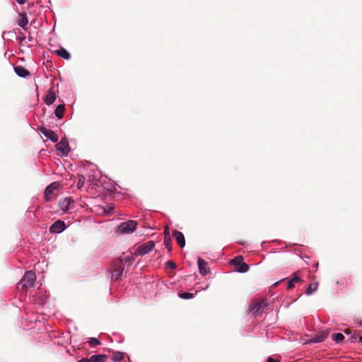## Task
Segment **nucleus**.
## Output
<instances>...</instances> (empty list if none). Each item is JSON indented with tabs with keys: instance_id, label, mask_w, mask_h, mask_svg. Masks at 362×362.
<instances>
[{
	"instance_id": "39448f33",
	"label": "nucleus",
	"mask_w": 362,
	"mask_h": 362,
	"mask_svg": "<svg viewBox=\"0 0 362 362\" xmlns=\"http://www.w3.org/2000/svg\"><path fill=\"white\" fill-rule=\"evenodd\" d=\"M155 246V243L153 240H149L142 245H139L134 251L136 256H143L153 250Z\"/></svg>"
},
{
	"instance_id": "c9c22d12",
	"label": "nucleus",
	"mask_w": 362,
	"mask_h": 362,
	"mask_svg": "<svg viewBox=\"0 0 362 362\" xmlns=\"http://www.w3.org/2000/svg\"><path fill=\"white\" fill-rule=\"evenodd\" d=\"M112 210H113V206H108L107 211H108V212H109V211H112Z\"/></svg>"
},
{
	"instance_id": "412c9836",
	"label": "nucleus",
	"mask_w": 362,
	"mask_h": 362,
	"mask_svg": "<svg viewBox=\"0 0 362 362\" xmlns=\"http://www.w3.org/2000/svg\"><path fill=\"white\" fill-rule=\"evenodd\" d=\"M300 281V276L295 274L293 278H291V279L288 280V284H287L288 288L291 289V288H294L295 283L298 282Z\"/></svg>"
},
{
	"instance_id": "ddd939ff",
	"label": "nucleus",
	"mask_w": 362,
	"mask_h": 362,
	"mask_svg": "<svg viewBox=\"0 0 362 362\" xmlns=\"http://www.w3.org/2000/svg\"><path fill=\"white\" fill-rule=\"evenodd\" d=\"M20 18L18 21V25L22 28L24 30H27V25L28 24V18L25 13H20Z\"/></svg>"
},
{
	"instance_id": "423d86ee",
	"label": "nucleus",
	"mask_w": 362,
	"mask_h": 362,
	"mask_svg": "<svg viewBox=\"0 0 362 362\" xmlns=\"http://www.w3.org/2000/svg\"><path fill=\"white\" fill-rule=\"evenodd\" d=\"M56 149L60 151L63 156H66L70 152V147L68 140L66 138H62L61 141L55 146Z\"/></svg>"
},
{
	"instance_id": "473e14b6",
	"label": "nucleus",
	"mask_w": 362,
	"mask_h": 362,
	"mask_svg": "<svg viewBox=\"0 0 362 362\" xmlns=\"http://www.w3.org/2000/svg\"><path fill=\"white\" fill-rule=\"evenodd\" d=\"M78 362H90V360L86 358H81Z\"/></svg>"
},
{
	"instance_id": "9b49d317",
	"label": "nucleus",
	"mask_w": 362,
	"mask_h": 362,
	"mask_svg": "<svg viewBox=\"0 0 362 362\" xmlns=\"http://www.w3.org/2000/svg\"><path fill=\"white\" fill-rule=\"evenodd\" d=\"M124 266L120 263V265L113 269L111 274V279L114 281L119 280L123 273Z\"/></svg>"
},
{
	"instance_id": "aec40b11",
	"label": "nucleus",
	"mask_w": 362,
	"mask_h": 362,
	"mask_svg": "<svg viewBox=\"0 0 362 362\" xmlns=\"http://www.w3.org/2000/svg\"><path fill=\"white\" fill-rule=\"evenodd\" d=\"M106 356L104 354L93 355L90 360V362H105Z\"/></svg>"
},
{
	"instance_id": "7ed1b4c3",
	"label": "nucleus",
	"mask_w": 362,
	"mask_h": 362,
	"mask_svg": "<svg viewBox=\"0 0 362 362\" xmlns=\"http://www.w3.org/2000/svg\"><path fill=\"white\" fill-rule=\"evenodd\" d=\"M267 303L264 300L255 301L249 306V312L257 316L263 313L267 309Z\"/></svg>"
},
{
	"instance_id": "f3484780",
	"label": "nucleus",
	"mask_w": 362,
	"mask_h": 362,
	"mask_svg": "<svg viewBox=\"0 0 362 362\" xmlns=\"http://www.w3.org/2000/svg\"><path fill=\"white\" fill-rule=\"evenodd\" d=\"M55 53L60 57L64 59H69L71 58V55L69 52L64 48L62 47L55 51Z\"/></svg>"
},
{
	"instance_id": "cd10ccee",
	"label": "nucleus",
	"mask_w": 362,
	"mask_h": 362,
	"mask_svg": "<svg viewBox=\"0 0 362 362\" xmlns=\"http://www.w3.org/2000/svg\"><path fill=\"white\" fill-rule=\"evenodd\" d=\"M88 343H89V345L92 347H95V346L100 344V340H98L97 338H94V337L90 338L88 340Z\"/></svg>"
},
{
	"instance_id": "dca6fc26",
	"label": "nucleus",
	"mask_w": 362,
	"mask_h": 362,
	"mask_svg": "<svg viewBox=\"0 0 362 362\" xmlns=\"http://www.w3.org/2000/svg\"><path fill=\"white\" fill-rule=\"evenodd\" d=\"M55 100L56 95L54 93L52 90H49L44 100V102L47 105H50L54 103Z\"/></svg>"
},
{
	"instance_id": "9d476101",
	"label": "nucleus",
	"mask_w": 362,
	"mask_h": 362,
	"mask_svg": "<svg viewBox=\"0 0 362 362\" xmlns=\"http://www.w3.org/2000/svg\"><path fill=\"white\" fill-rule=\"evenodd\" d=\"M173 237L175 238L177 244L183 248L185 246V238L183 233L178 230H173Z\"/></svg>"
},
{
	"instance_id": "a211bd4d",
	"label": "nucleus",
	"mask_w": 362,
	"mask_h": 362,
	"mask_svg": "<svg viewBox=\"0 0 362 362\" xmlns=\"http://www.w3.org/2000/svg\"><path fill=\"white\" fill-rule=\"evenodd\" d=\"M64 110L65 108L64 105H58L54 110L55 116L59 119H62L64 116Z\"/></svg>"
},
{
	"instance_id": "e433bc0d",
	"label": "nucleus",
	"mask_w": 362,
	"mask_h": 362,
	"mask_svg": "<svg viewBox=\"0 0 362 362\" xmlns=\"http://www.w3.org/2000/svg\"><path fill=\"white\" fill-rule=\"evenodd\" d=\"M360 325L362 327V322H360Z\"/></svg>"
},
{
	"instance_id": "4be33fe9",
	"label": "nucleus",
	"mask_w": 362,
	"mask_h": 362,
	"mask_svg": "<svg viewBox=\"0 0 362 362\" xmlns=\"http://www.w3.org/2000/svg\"><path fill=\"white\" fill-rule=\"evenodd\" d=\"M196 293H197V291H194V292H183V293H180L178 294V296L182 299H191V298H194V296Z\"/></svg>"
},
{
	"instance_id": "20e7f679",
	"label": "nucleus",
	"mask_w": 362,
	"mask_h": 362,
	"mask_svg": "<svg viewBox=\"0 0 362 362\" xmlns=\"http://www.w3.org/2000/svg\"><path fill=\"white\" fill-rule=\"evenodd\" d=\"M230 263L236 267L238 272L245 273L249 270V266L243 262V258L241 256H238L232 259Z\"/></svg>"
},
{
	"instance_id": "f257e3e1",
	"label": "nucleus",
	"mask_w": 362,
	"mask_h": 362,
	"mask_svg": "<svg viewBox=\"0 0 362 362\" xmlns=\"http://www.w3.org/2000/svg\"><path fill=\"white\" fill-rule=\"evenodd\" d=\"M36 280L35 273L33 271H28L25 273L21 281L18 283L17 288L25 291L28 287H33Z\"/></svg>"
},
{
	"instance_id": "b1692460",
	"label": "nucleus",
	"mask_w": 362,
	"mask_h": 362,
	"mask_svg": "<svg viewBox=\"0 0 362 362\" xmlns=\"http://www.w3.org/2000/svg\"><path fill=\"white\" fill-rule=\"evenodd\" d=\"M34 300L39 305L43 306L46 302V298L44 296H37Z\"/></svg>"
},
{
	"instance_id": "f8f14e48",
	"label": "nucleus",
	"mask_w": 362,
	"mask_h": 362,
	"mask_svg": "<svg viewBox=\"0 0 362 362\" xmlns=\"http://www.w3.org/2000/svg\"><path fill=\"white\" fill-rule=\"evenodd\" d=\"M14 71L16 75L21 78H26L30 75V71L22 66H14Z\"/></svg>"
},
{
	"instance_id": "393cba45",
	"label": "nucleus",
	"mask_w": 362,
	"mask_h": 362,
	"mask_svg": "<svg viewBox=\"0 0 362 362\" xmlns=\"http://www.w3.org/2000/svg\"><path fill=\"white\" fill-rule=\"evenodd\" d=\"M124 354L122 352L115 353L112 356V360L115 362L121 361L123 359Z\"/></svg>"
},
{
	"instance_id": "c756f323",
	"label": "nucleus",
	"mask_w": 362,
	"mask_h": 362,
	"mask_svg": "<svg viewBox=\"0 0 362 362\" xmlns=\"http://www.w3.org/2000/svg\"><path fill=\"white\" fill-rule=\"evenodd\" d=\"M20 35H21L19 36L18 40H19L21 44H23L24 42H25L26 37L21 32H20Z\"/></svg>"
},
{
	"instance_id": "6ab92c4d",
	"label": "nucleus",
	"mask_w": 362,
	"mask_h": 362,
	"mask_svg": "<svg viewBox=\"0 0 362 362\" xmlns=\"http://www.w3.org/2000/svg\"><path fill=\"white\" fill-rule=\"evenodd\" d=\"M317 287H318L317 282H314V283L310 284L305 291V294L308 295V296L312 295L317 291Z\"/></svg>"
},
{
	"instance_id": "f03ea898",
	"label": "nucleus",
	"mask_w": 362,
	"mask_h": 362,
	"mask_svg": "<svg viewBox=\"0 0 362 362\" xmlns=\"http://www.w3.org/2000/svg\"><path fill=\"white\" fill-rule=\"evenodd\" d=\"M137 223L135 221H128L122 223L117 229V233L120 234H128L134 232L136 228Z\"/></svg>"
},
{
	"instance_id": "2f4dec72",
	"label": "nucleus",
	"mask_w": 362,
	"mask_h": 362,
	"mask_svg": "<svg viewBox=\"0 0 362 362\" xmlns=\"http://www.w3.org/2000/svg\"><path fill=\"white\" fill-rule=\"evenodd\" d=\"M267 362H279V361L275 360L272 357H269Z\"/></svg>"
},
{
	"instance_id": "0eeeda50",
	"label": "nucleus",
	"mask_w": 362,
	"mask_h": 362,
	"mask_svg": "<svg viewBox=\"0 0 362 362\" xmlns=\"http://www.w3.org/2000/svg\"><path fill=\"white\" fill-rule=\"evenodd\" d=\"M66 229L65 223L63 221L58 220L54 222L49 227L50 233H61Z\"/></svg>"
},
{
	"instance_id": "1a4fd4ad",
	"label": "nucleus",
	"mask_w": 362,
	"mask_h": 362,
	"mask_svg": "<svg viewBox=\"0 0 362 362\" xmlns=\"http://www.w3.org/2000/svg\"><path fill=\"white\" fill-rule=\"evenodd\" d=\"M198 263V269L200 274L202 276H206L210 272L209 267H208V263L202 259L201 257H198L197 259Z\"/></svg>"
},
{
	"instance_id": "f704fd0d",
	"label": "nucleus",
	"mask_w": 362,
	"mask_h": 362,
	"mask_svg": "<svg viewBox=\"0 0 362 362\" xmlns=\"http://www.w3.org/2000/svg\"><path fill=\"white\" fill-rule=\"evenodd\" d=\"M83 182L81 183V179H80L78 182V187L81 188L83 186Z\"/></svg>"
},
{
	"instance_id": "c85d7f7f",
	"label": "nucleus",
	"mask_w": 362,
	"mask_h": 362,
	"mask_svg": "<svg viewBox=\"0 0 362 362\" xmlns=\"http://www.w3.org/2000/svg\"><path fill=\"white\" fill-rule=\"evenodd\" d=\"M165 267L175 269L176 268V264L173 261L168 260L165 262Z\"/></svg>"
},
{
	"instance_id": "bb28decb",
	"label": "nucleus",
	"mask_w": 362,
	"mask_h": 362,
	"mask_svg": "<svg viewBox=\"0 0 362 362\" xmlns=\"http://www.w3.org/2000/svg\"><path fill=\"white\" fill-rule=\"evenodd\" d=\"M332 339L337 342H341L344 339V336L341 333H336L333 334Z\"/></svg>"
},
{
	"instance_id": "7c9ffc66",
	"label": "nucleus",
	"mask_w": 362,
	"mask_h": 362,
	"mask_svg": "<svg viewBox=\"0 0 362 362\" xmlns=\"http://www.w3.org/2000/svg\"><path fill=\"white\" fill-rule=\"evenodd\" d=\"M90 180L91 181L92 184L93 185H98V182H99V180L98 179H95L94 177L92 178L91 180L90 179Z\"/></svg>"
},
{
	"instance_id": "2eb2a0df",
	"label": "nucleus",
	"mask_w": 362,
	"mask_h": 362,
	"mask_svg": "<svg viewBox=\"0 0 362 362\" xmlns=\"http://www.w3.org/2000/svg\"><path fill=\"white\" fill-rule=\"evenodd\" d=\"M73 203L74 201L71 199L66 197L59 202V206L64 211H67L69 209L70 204Z\"/></svg>"
},
{
	"instance_id": "72a5a7b5",
	"label": "nucleus",
	"mask_w": 362,
	"mask_h": 362,
	"mask_svg": "<svg viewBox=\"0 0 362 362\" xmlns=\"http://www.w3.org/2000/svg\"><path fill=\"white\" fill-rule=\"evenodd\" d=\"M26 1L27 0H16V1L21 5L24 4L26 2Z\"/></svg>"
},
{
	"instance_id": "5701e85b",
	"label": "nucleus",
	"mask_w": 362,
	"mask_h": 362,
	"mask_svg": "<svg viewBox=\"0 0 362 362\" xmlns=\"http://www.w3.org/2000/svg\"><path fill=\"white\" fill-rule=\"evenodd\" d=\"M55 185L56 183L54 182L52 183L45 189V195L47 198H48L53 193V191L56 189Z\"/></svg>"
},
{
	"instance_id": "a878e982",
	"label": "nucleus",
	"mask_w": 362,
	"mask_h": 362,
	"mask_svg": "<svg viewBox=\"0 0 362 362\" xmlns=\"http://www.w3.org/2000/svg\"><path fill=\"white\" fill-rule=\"evenodd\" d=\"M164 245L168 249V252H170L172 250L171 247V239L170 237L168 235H165L164 238Z\"/></svg>"
},
{
	"instance_id": "4468645a",
	"label": "nucleus",
	"mask_w": 362,
	"mask_h": 362,
	"mask_svg": "<svg viewBox=\"0 0 362 362\" xmlns=\"http://www.w3.org/2000/svg\"><path fill=\"white\" fill-rule=\"evenodd\" d=\"M328 335V332L325 331L320 332L315 334L312 339V341L314 343L322 342L325 340Z\"/></svg>"
},
{
	"instance_id": "6e6552de",
	"label": "nucleus",
	"mask_w": 362,
	"mask_h": 362,
	"mask_svg": "<svg viewBox=\"0 0 362 362\" xmlns=\"http://www.w3.org/2000/svg\"><path fill=\"white\" fill-rule=\"evenodd\" d=\"M40 132L47 139H49L52 142L56 143L58 141V135L52 129H48L45 127H42L40 129Z\"/></svg>"
}]
</instances>
